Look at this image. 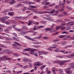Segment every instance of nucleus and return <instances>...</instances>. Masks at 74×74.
Listing matches in <instances>:
<instances>
[{
	"mask_svg": "<svg viewBox=\"0 0 74 74\" xmlns=\"http://www.w3.org/2000/svg\"><path fill=\"white\" fill-rule=\"evenodd\" d=\"M64 4H66V0H64V1H63V3H62V5H64Z\"/></svg>",
	"mask_w": 74,
	"mask_h": 74,
	"instance_id": "nucleus-45",
	"label": "nucleus"
},
{
	"mask_svg": "<svg viewBox=\"0 0 74 74\" xmlns=\"http://www.w3.org/2000/svg\"><path fill=\"white\" fill-rule=\"evenodd\" d=\"M47 20L48 21H54V20L52 19H51V18H48L47 19Z\"/></svg>",
	"mask_w": 74,
	"mask_h": 74,
	"instance_id": "nucleus-32",
	"label": "nucleus"
},
{
	"mask_svg": "<svg viewBox=\"0 0 74 74\" xmlns=\"http://www.w3.org/2000/svg\"><path fill=\"white\" fill-rule=\"evenodd\" d=\"M13 38V39H14V40H15V41H19V40H18V39L16 38Z\"/></svg>",
	"mask_w": 74,
	"mask_h": 74,
	"instance_id": "nucleus-50",
	"label": "nucleus"
},
{
	"mask_svg": "<svg viewBox=\"0 0 74 74\" xmlns=\"http://www.w3.org/2000/svg\"><path fill=\"white\" fill-rule=\"evenodd\" d=\"M72 46H73V45H69V46H66L65 47V48H68V47H72Z\"/></svg>",
	"mask_w": 74,
	"mask_h": 74,
	"instance_id": "nucleus-35",
	"label": "nucleus"
},
{
	"mask_svg": "<svg viewBox=\"0 0 74 74\" xmlns=\"http://www.w3.org/2000/svg\"><path fill=\"white\" fill-rule=\"evenodd\" d=\"M40 63V62H36L35 63V64H34V65H35V66H41V65H42L43 64V63Z\"/></svg>",
	"mask_w": 74,
	"mask_h": 74,
	"instance_id": "nucleus-7",
	"label": "nucleus"
},
{
	"mask_svg": "<svg viewBox=\"0 0 74 74\" xmlns=\"http://www.w3.org/2000/svg\"><path fill=\"white\" fill-rule=\"evenodd\" d=\"M22 28L23 29H25L26 30H27V27H26V26L25 25L23 26H22Z\"/></svg>",
	"mask_w": 74,
	"mask_h": 74,
	"instance_id": "nucleus-16",
	"label": "nucleus"
},
{
	"mask_svg": "<svg viewBox=\"0 0 74 74\" xmlns=\"http://www.w3.org/2000/svg\"><path fill=\"white\" fill-rule=\"evenodd\" d=\"M71 28L70 27H66V30H71Z\"/></svg>",
	"mask_w": 74,
	"mask_h": 74,
	"instance_id": "nucleus-26",
	"label": "nucleus"
},
{
	"mask_svg": "<svg viewBox=\"0 0 74 74\" xmlns=\"http://www.w3.org/2000/svg\"><path fill=\"white\" fill-rule=\"evenodd\" d=\"M55 5V4L54 3H53L51 5H50L51 7H53V6H54Z\"/></svg>",
	"mask_w": 74,
	"mask_h": 74,
	"instance_id": "nucleus-63",
	"label": "nucleus"
},
{
	"mask_svg": "<svg viewBox=\"0 0 74 74\" xmlns=\"http://www.w3.org/2000/svg\"><path fill=\"white\" fill-rule=\"evenodd\" d=\"M60 5L61 8H64V7H63V6L61 4V3H60Z\"/></svg>",
	"mask_w": 74,
	"mask_h": 74,
	"instance_id": "nucleus-48",
	"label": "nucleus"
},
{
	"mask_svg": "<svg viewBox=\"0 0 74 74\" xmlns=\"http://www.w3.org/2000/svg\"><path fill=\"white\" fill-rule=\"evenodd\" d=\"M0 26L1 27H5V26H4V25H2L0 24Z\"/></svg>",
	"mask_w": 74,
	"mask_h": 74,
	"instance_id": "nucleus-60",
	"label": "nucleus"
},
{
	"mask_svg": "<svg viewBox=\"0 0 74 74\" xmlns=\"http://www.w3.org/2000/svg\"><path fill=\"white\" fill-rule=\"evenodd\" d=\"M66 27H62L60 29L61 30H65L66 29Z\"/></svg>",
	"mask_w": 74,
	"mask_h": 74,
	"instance_id": "nucleus-31",
	"label": "nucleus"
},
{
	"mask_svg": "<svg viewBox=\"0 0 74 74\" xmlns=\"http://www.w3.org/2000/svg\"><path fill=\"white\" fill-rule=\"evenodd\" d=\"M59 71L62 72V73H63L64 72L63 70L61 69H59Z\"/></svg>",
	"mask_w": 74,
	"mask_h": 74,
	"instance_id": "nucleus-54",
	"label": "nucleus"
},
{
	"mask_svg": "<svg viewBox=\"0 0 74 74\" xmlns=\"http://www.w3.org/2000/svg\"><path fill=\"white\" fill-rule=\"evenodd\" d=\"M29 4H35V2H28V3Z\"/></svg>",
	"mask_w": 74,
	"mask_h": 74,
	"instance_id": "nucleus-33",
	"label": "nucleus"
},
{
	"mask_svg": "<svg viewBox=\"0 0 74 74\" xmlns=\"http://www.w3.org/2000/svg\"><path fill=\"white\" fill-rule=\"evenodd\" d=\"M15 2V1H12V2H9L10 4H14Z\"/></svg>",
	"mask_w": 74,
	"mask_h": 74,
	"instance_id": "nucleus-30",
	"label": "nucleus"
},
{
	"mask_svg": "<svg viewBox=\"0 0 74 74\" xmlns=\"http://www.w3.org/2000/svg\"><path fill=\"white\" fill-rule=\"evenodd\" d=\"M66 8L68 10H72V8H70L69 6H67Z\"/></svg>",
	"mask_w": 74,
	"mask_h": 74,
	"instance_id": "nucleus-36",
	"label": "nucleus"
},
{
	"mask_svg": "<svg viewBox=\"0 0 74 74\" xmlns=\"http://www.w3.org/2000/svg\"><path fill=\"white\" fill-rule=\"evenodd\" d=\"M71 53V51H66L64 53Z\"/></svg>",
	"mask_w": 74,
	"mask_h": 74,
	"instance_id": "nucleus-56",
	"label": "nucleus"
},
{
	"mask_svg": "<svg viewBox=\"0 0 74 74\" xmlns=\"http://www.w3.org/2000/svg\"><path fill=\"white\" fill-rule=\"evenodd\" d=\"M68 25H70V26H72L73 25H74V24L73 23H71V22H69L68 23Z\"/></svg>",
	"mask_w": 74,
	"mask_h": 74,
	"instance_id": "nucleus-37",
	"label": "nucleus"
},
{
	"mask_svg": "<svg viewBox=\"0 0 74 74\" xmlns=\"http://www.w3.org/2000/svg\"><path fill=\"white\" fill-rule=\"evenodd\" d=\"M23 55H27V56H29V54L27 53H23Z\"/></svg>",
	"mask_w": 74,
	"mask_h": 74,
	"instance_id": "nucleus-41",
	"label": "nucleus"
},
{
	"mask_svg": "<svg viewBox=\"0 0 74 74\" xmlns=\"http://www.w3.org/2000/svg\"><path fill=\"white\" fill-rule=\"evenodd\" d=\"M0 21L2 22V23H5V18H0Z\"/></svg>",
	"mask_w": 74,
	"mask_h": 74,
	"instance_id": "nucleus-12",
	"label": "nucleus"
},
{
	"mask_svg": "<svg viewBox=\"0 0 74 74\" xmlns=\"http://www.w3.org/2000/svg\"><path fill=\"white\" fill-rule=\"evenodd\" d=\"M45 12H47V13H48L49 14H54V12H55V13H58V11H56L55 9H53L51 11L48 12L46 11Z\"/></svg>",
	"mask_w": 74,
	"mask_h": 74,
	"instance_id": "nucleus-3",
	"label": "nucleus"
},
{
	"mask_svg": "<svg viewBox=\"0 0 74 74\" xmlns=\"http://www.w3.org/2000/svg\"><path fill=\"white\" fill-rule=\"evenodd\" d=\"M71 71H66V73H68V74H71Z\"/></svg>",
	"mask_w": 74,
	"mask_h": 74,
	"instance_id": "nucleus-43",
	"label": "nucleus"
},
{
	"mask_svg": "<svg viewBox=\"0 0 74 74\" xmlns=\"http://www.w3.org/2000/svg\"><path fill=\"white\" fill-rule=\"evenodd\" d=\"M33 12H34L35 14H41L42 13V12H41L40 11H38L37 10H34L33 11Z\"/></svg>",
	"mask_w": 74,
	"mask_h": 74,
	"instance_id": "nucleus-9",
	"label": "nucleus"
},
{
	"mask_svg": "<svg viewBox=\"0 0 74 74\" xmlns=\"http://www.w3.org/2000/svg\"><path fill=\"white\" fill-rule=\"evenodd\" d=\"M40 23H43V24H46V23H47V21H40Z\"/></svg>",
	"mask_w": 74,
	"mask_h": 74,
	"instance_id": "nucleus-24",
	"label": "nucleus"
},
{
	"mask_svg": "<svg viewBox=\"0 0 74 74\" xmlns=\"http://www.w3.org/2000/svg\"><path fill=\"white\" fill-rule=\"evenodd\" d=\"M6 40H12V39H10V38H6Z\"/></svg>",
	"mask_w": 74,
	"mask_h": 74,
	"instance_id": "nucleus-53",
	"label": "nucleus"
},
{
	"mask_svg": "<svg viewBox=\"0 0 74 74\" xmlns=\"http://www.w3.org/2000/svg\"><path fill=\"white\" fill-rule=\"evenodd\" d=\"M28 60V58H24L23 59V61H26V62H27Z\"/></svg>",
	"mask_w": 74,
	"mask_h": 74,
	"instance_id": "nucleus-29",
	"label": "nucleus"
},
{
	"mask_svg": "<svg viewBox=\"0 0 74 74\" xmlns=\"http://www.w3.org/2000/svg\"><path fill=\"white\" fill-rule=\"evenodd\" d=\"M42 36V35H41L37 37V38H38V39H39V38H40Z\"/></svg>",
	"mask_w": 74,
	"mask_h": 74,
	"instance_id": "nucleus-61",
	"label": "nucleus"
},
{
	"mask_svg": "<svg viewBox=\"0 0 74 74\" xmlns=\"http://www.w3.org/2000/svg\"><path fill=\"white\" fill-rule=\"evenodd\" d=\"M21 4H18L15 6V7H16V8H18V7H19V6H21Z\"/></svg>",
	"mask_w": 74,
	"mask_h": 74,
	"instance_id": "nucleus-39",
	"label": "nucleus"
},
{
	"mask_svg": "<svg viewBox=\"0 0 74 74\" xmlns=\"http://www.w3.org/2000/svg\"><path fill=\"white\" fill-rule=\"evenodd\" d=\"M66 3H67V4H70V3H71V1H69L68 0H66Z\"/></svg>",
	"mask_w": 74,
	"mask_h": 74,
	"instance_id": "nucleus-57",
	"label": "nucleus"
},
{
	"mask_svg": "<svg viewBox=\"0 0 74 74\" xmlns=\"http://www.w3.org/2000/svg\"><path fill=\"white\" fill-rule=\"evenodd\" d=\"M27 9V7H24V8L23 9V12H25V11Z\"/></svg>",
	"mask_w": 74,
	"mask_h": 74,
	"instance_id": "nucleus-23",
	"label": "nucleus"
},
{
	"mask_svg": "<svg viewBox=\"0 0 74 74\" xmlns=\"http://www.w3.org/2000/svg\"><path fill=\"white\" fill-rule=\"evenodd\" d=\"M67 37V35H62L59 36V37L60 38H64V37Z\"/></svg>",
	"mask_w": 74,
	"mask_h": 74,
	"instance_id": "nucleus-10",
	"label": "nucleus"
},
{
	"mask_svg": "<svg viewBox=\"0 0 74 74\" xmlns=\"http://www.w3.org/2000/svg\"><path fill=\"white\" fill-rule=\"evenodd\" d=\"M8 49H4L3 50V51L4 52H7V50Z\"/></svg>",
	"mask_w": 74,
	"mask_h": 74,
	"instance_id": "nucleus-59",
	"label": "nucleus"
},
{
	"mask_svg": "<svg viewBox=\"0 0 74 74\" xmlns=\"http://www.w3.org/2000/svg\"><path fill=\"white\" fill-rule=\"evenodd\" d=\"M45 67H46L45 65H44L42 66L41 67H40V69L41 70H43V69H44V68H45Z\"/></svg>",
	"mask_w": 74,
	"mask_h": 74,
	"instance_id": "nucleus-14",
	"label": "nucleus"
},
{
	"mask_svg": "<svg viewBox=\"0 0 74 74\" xmlns=\"http://www.w3.org/2000/svg\"><path fill=\"white\" fill-rule=\"evenodd\" d=\"M55 28H45V32H48V31H51V30H52L54 29Z\"/></svg>",
	"mask_w": 74,
	"mask_h": 74,
	"instance_id": "nucleus-6",
	"label": "nucleus"
},
{
	"mask_svg": "<svg viewBox=\"0 0 74 74\" xmlns=\"http://www.w3.org/2000/svg\"><path fill=\"white\" fill-rule=\"evenodd\" d=\"M7 52L9 54L11 53L12 52L11 51V50H10L8 49L7 50Z\"/></svg>",
	"mask_w": 74,
	"mask_h": 74,
	"instance_id": "nucleus-22",
	"label": "nucleus"
},
{
	"mask_svg": "<svg viewBox=\"0 0 74 74\" xmlns=\"http://www.w3.org/2000/svg\"><path fill=\"white\" fill-rule=\"evenodd\" d=\"M10 22H11V21H10V20H8L5 22V23L7 25H9Z\"/></svg>",
	"mask_w": 74,
	"mask_h": 74,
	"instance_id": "nucleus-17",
	"label": "nucleus"
},
{
	"mask_svg": "<svg viewBox=\"0 0 74 74\" xmlns=\"http://www.w3.org/2000/svg\"><path fill=\"white\" fill-rule=\"evenodd\" d=\"M3 62H5L7 60H10L11 59V58H10L7 57V56H5L3 57Z\"/></svg>",
	"mask_w": 74,
	"mask_h": 74,
	"instance_id": "nucleus-5",
	"label": "nucleus"
},
{
	"mask_svg": "<svg viewBox=\"0 0 74 74\" xmlns=\"http://www.w3.org/2000/svg\"><path fill=\"white\" fill-rule=\"evenodd\" d=\"M12 34H13V35H14V36H15V37H17V34H16V33H15L14 32Z\"/></svg>",
	"mask_w": 74,
	"mask_h": 74,
	"instance_id": "nucleus-47",
	"label": "nucleus"
},
{
	"mask_svg": "<svg viewBox=\"0 0 74 74\" xmlns=\"http://www.w3.org/2000/svg\"><path fill=\"white\" fill-rule=\"evenodd\" d=\"M70 61V60L54 61L53 62V63L54 64L55 63H57V64H58L60 65V66H61V65H63V64H64L65 63L69 62Z\"/></svg>",
	"mask_w": 74,
	"mask_h": 74,
	"instance_id": "nucleus-1",
	"label": "nucleus"
},
{
	"mask_svg": "<svg viewBox=\"0 0 74 74\" xmlns=\"http://www.w3.org/2000/svg\"><path fill=\"white\" fill-rule=\"evenodd\" d=\"M4 31L5 32H6V33H8L9 32V29H4Z\"/></svg>",
	"mask_w": 74,
	"mask_h": 74,
	"instance_id": "nucleus-28",
	"label": "nucleus"
},
{
	"mask_svg": "<svg viewBox=\"0 0 74 74\" xmlns=\"http://www.w3.org/2000/svg\"><path fill=\"white\" fill-rule=\"evenodd\" d=\"M61 22V20H57L56 21V22Z\"/></svg>",
	"mask_w": 74,
	"mask_h": 74,
	"instance_id": "nucleus-58",
	"label": "nucleus"
},
{
	"mask_svg": "<svg viewBox=\"0 0 74 74\" xmlns=\"http://www.w3.org/2000/svg\"><path fill=\"white\" fill-rule=\"evenodd\" d=\"M66 43H67V42H66V41H63L62 43V44L64 45H66Z\"/></svg>",
	"mask_w": 74,
	"mask_h": 74,
	"instance_id": "nucleus-25",
	"label": "nucleus"
},
{
	"mask_svg": "<svg viewBox=\"0 0 74 74\" xmlns=\"http://www.w3.org/2000/svg\"><path fill=\"white\" fill-rule=\"evenodd\" d=\"M56 58H63L64 56H56Z\"/></svg>",
	"mask_w": 74,
	"mask_h": 74,
	"instance_id": "nucleus-20",
	"label": "nucleus"
},
{
	"mask_svg": "<svg viewBox=\"0 0 74 74\" xmlns=\"http://www.w3.org/2000/svg\"><path fill=\"white\" fill-rule=\"evenodd\" d=\"M67 58H73V55L72 54L70 55V56H67Z\"/></svg>",
	"mask_w": 74,
	"mask_h": 74,
	"instance_id": "nucleus-44",
	"label": "nucleus"
},
{
	"mask_svg": "<svg viewBox=\"0 0 74 74\" xmlns=\"http://www.w3.org/2000/svg\"><path fill=\"white\" fill-rule=\"evenodd\" d=\"M38 53L39 55H41L42 54H44V55H47V54H48V52H45L43 51H38Z\"/></svg>",
	"mask_w": 74,
	"mask_h": 74,
	"instance_id": "nucleus-4",
	"label": "nucleus"
},
{
	"mask_svg": "<svg viewBox=\"0 0 74 74\" xmlns=\"http://www.w3.org/2000/svg\"><path fill=\"white\" fill-rule=\"evenodd\" d=\"M15 44H17V45H18V46H20V47H21V44H20L15 42Z\"/></svg>",
	"mask_w": 74,
	"mask_h": 74,
	"instance_id": "nucleus-34",
	"label": "nucleus"
},
{
	"mask_svg": "<svg viewBox=\"0 0 74 74\" xmlns=\"http://www.w3.org/2000/svg\"><path fill=\"white\" fill-rule=\"evenodd\" d=\"M64 16L63 14H60L58 15V17H62V16Z\"/></svg>",
	"mask_w": 74,
	"mask_h": 74,
	"instance_id": "nucleus-52",
	"label": "nucleus"
},
{
	"mask_svg": "<svg viewBox=\"0 0 74 74\" xmlns=\"http://www.w3.org/2000/svg\"><path fill=\"white\" fill-rule=\"evenodd\" d=\"M33 47H35L36 48H40V47H41V46L40 45L37 46L35 45H33Z\"/></svg>",
	"mask_w": 74,
	"mask_h": 74,
	"instance_id": "nucleus-18",
	"label": "nucleus"
},
{
	"mask_svg": "<svg viewBox=\"0 0 74 74\" xmlns=\"http://www.w3.org/2000/svg\"><path fill=\"white\" fill-rule=\"evenodd\" d=\"M4 17L5 19H8L9 18V17L7 16H5Z\"/></svg>",
	"mask_w": 74,
	"mask_h": 74,
	"instance_id": "nucleus-62",
	"label": "nucleus"
},
{
	"mask_svg": "<svg viewBox=\"0 0 74 74\" xmlns=\"http://www.w3.org/2000/svg\"><path fill=\"white\" fill-rule=\"evenodd\" d=\"M34 69L35 70H36L37 69V66H36V65H34Z\"/></svg>",
	"mask_w": 74,
	"mask_h": 74,
	"instance_id": "nucleus-42",
	"label": "nucleus"
},
{
	"mask_svg": "<svg viewBox=\"0 0 74 74\" xmlns=\"http://www.w3.org/2000/svg\"><path fill=\"white\" fill-rule=\"evenodd\" d=\"M12 23H14V24H16L17 23V22L15 21L14 20H12L11 21Z\"/></svg>",
	"mask_w": 74,
	"mask_h": 74,
	"instance_id": "nucleus-21",
	"label": "nucleus"
},
{
	"mask_svg": "<svg viewBox=\"0 0 74 74\" xmlns=\"http://www.w3.org/2000/svg\"><path fill=\"white\" fill-rule=\"evenodd\" d=\"M47 49L48 50H49V51H53V49H52L49 48Z\"/></svg>",
	"mask_w": 74,
	"mask_h": 74,
	"instance_id": "nucleus-51",
	"label": "nucleus"
},
{
	"mask_svg": "<svg viewBox=\"0 0 74 74\" xmlns=\"http://www.w3.org/2000/svg\"><path fill=\"white\" fill-rule=\"evenodd\" d=\"M10 11V10L9 9L7 10H5L3 11V12H8Z\"/></svg>",
	"mask_w": 74,
	"mask_h": 74,
	"instance_id": "nucleus-49",
	"label": "nucleus"
},
{
	"mask_svg": "<svg viewBox=\"0 0 74 74\" xmlns=\"http://www.w3.org/2000/svg\"><path fill=\"white\" fill-rule=\"evenodd\" d=\"M22 3H23L24 4H25V3L27 4V3H29V1H23Z\"/></svg>",
	"mask_w": 74,
	"mask_h": 74,
	"instance_id": "nucleus-27",
	"label": "nucleus"
},
{
	"mask_svg": "<svg viewBox=\"0 0 74 74\" xmlns=\"http://www.w3.org/2000/svg\"><path fill=\"white\" fill-rule=\"evenodd\" d=\"M27 67H28V65H26L24 67H23V69H26V68H27Z\"/></svg>",
	"mask_w": 74,
	"mask_h": 74,
	"instance_id": "nucleus-55",
	"label": "nucleus"
},
{
	"mask_svg": "<svg viewBox=\"0 0 74 74\" xmlns=\"http://www.w3.org/2000/svg\"><path fill=\"white\" fill-rule=\"evenodd\" d=\"M63 14L65 15H67V13L66 12H63Z\"/></svg>",
	"mask_w": 74,
	"mask_h": 74,
	"instance_id": "nucleus-64",
	"label": "nucleus"
},
{
	"mask_svg": "<svg viewBox=\"0 0 74 74\" xmlns=\"http://www.w3.org/2000/svg\"><path fill=\"white\" fill-rule=\"evenodd\" d=\"M37 50L36 49H31V48H27V49H23V52H26V51H31V52H30V54H31V55H34V53L33 52H34V51H36Z\"/></svg>",
	"mask_w": 74,
	"mask_h": 74,
	"instance_id": "nucleus-2",
	"label": "nucleus"
},
{
	"mask_svg": "<svg viewBox=\"0 0 74 74\" xmlns=\"http://www.w3.org/2000/svg\"><path fill=\"white\" fill-rule=\"evenodd\" d=\"M55 26V24H53L52 25H51L50 27H53Z\"/></svg>",
	"mask_w": 74,
	"mask_h": 74,
	"instance_id": "nucleus-46",
	"label": "nucleus"
},
{
	"mask_svg": "<svg viewBox=\"0 0 74 74\" xmlns=\"http://www.w3.org/2000/svg\"><path fill=\"white\" fill-rule=\"evenodd\" d=\"M29 23H31V24L33 23V24H35V23H36V22H35V21H29Z\"/></svg>",
	"mask_w": 74,
	"mask_h": 74,
	"instance_id": "nucleus-19",
	"label": "nucleus"
},
{
	"mask_svg": "<svg viewBox=\"0 0 74 74\" xmlns=\"http://www.w3.org/2000/svg\"><path fill=\"white\" fill-rule=\"evenodd\" d=\"M60 27H61V26H57L56 27V31H58V30H59V29H60Z\"/></svg>",
	"mask_w": 74,
	"mask_h": 74,
	"instance_id": "nucleus-13",
	"label": "nucleus"
},
{
	"mask_svg": "<svg viewBox=\"0 0 74 74\" xmlns=\"http://www.w3.org/2000/svg\"><path fill=\"white\" fill-rule=\"evenodd\" d=\"M56 49H57L54 50V51L55 52H58V51H59V48H56Z\"/></svg>",
	"mask_w": 74,
	"mask_h": 74,
	"instance_id": "nucleus-38",
	"label": "nucleus"
},
{
	"mask_svg": "<svg viewBox=\"0 0 74 74\" xmlns=\"http://www.w3.org/2000/svg\"><path fill=\"white\" fill-rule=\"evenodd\" d=\"M24 17L23 16H16L15 18H17V19H22V18H24Z\"/></svg>",
	"mask_w": 74,
	"mask_h": 74,
	"instance_id": "nucleus-15",
	"label": "nucleus"
},
{
	"mask_svg": "<svg viewBox=\"0 0 74 74\" xmlns=\"http://www.w3.org/2000/svg\"><path fill=\"white\" fill-rule=\"evenodd\" d=\"M27 39H28V40H31V41H37L36 40H34V39L29 36H28Z\"/></svg>",
	"mask_w": 74,
	"mask_h": 74,
	"instance_id": "nucleus-11",
	"label": "nucleus"
},
{
	"mask_svg": "<svg viewBox=\"0 0 74 74\" xmlns=\"http://www.w3.org/2000/svg\"><path fill=\"white\" fill-rule=\"evenodd\" d=\"M42 27H45L43 25H41L38 27V28L34 27L33 30H36L37 29H40V28H42Z\"/></svg>",
	"mask_w": 74,
	"mask_h": 74,
	"instance_id": "nucleus-8",
	"label": "nucleus"
},
{
	"mask_svg": "<svg viewBox=\"0 0 74 74\" xmlns=\"http://www.w3.org/2000/svg\"><path fill=\"white\" fill-rule=\"evenodd\" d=\"M8 14L9 15H14V14H12V13L11 12H10L8 13Z\"/></svg>",
	"mask_w": 74,
	"mask_h": 74,
	"instance_id": "nucleus-40",
	"label": "nucleus"
}]
</instances>
